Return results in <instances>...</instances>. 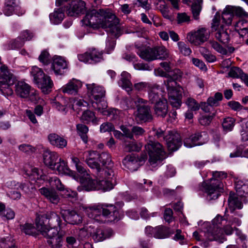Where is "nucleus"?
<instances>
[{
	"instance_id": "f257e3e1",
	"label": "nucleus",
	"mask_w": 248,
	"mask_h": 248,
	"mask_svg": "<svg viewBox=\"0 0 248 248\" xmlns=\"http://www.w3.org/2000/svg\"><path fill=\"white\" fill-rule=\"evenodd\" d=\"M82 22L85 26L93 29H105L115 37H119L121 33L118 18L109 11L102 9L88 11Z\"/></svg>"
},
{
	"instance_id": "f03ea898",
	"label": "nucleus",
	"mask_w": 248,
	"mask_h": 248,
	"mask_svg": "<svg viewBox=\"0 0 248 248\" xmlns=\"http://www.w3.org/2000/svg\"><path fill=\"white\" fill-rule=\"evenodd\" d=\"M212 175L213 177L209 181L203 182L200 186L201 190L207 193L209 200H215L218 197L222 187L220 178L226 177V174L221 171L213 172Z\"/></svg>"
},
{
	"instance_id": "7ed1b4c3",
	"label": "nucleus",
	"mask_w": 248,
	"mask_h": 248,
	"mask_svg": "<svg viewBox=\"0 0 248 248\" xmlns=\"http://www.w3.org/2000/svg\"><path fill=\"white\" fill-rule=\"evenodd\" d=\"M88 93L92 99H94L92 102V106L95 109L102 113H104V110L108 105L104 97L106 91L104 88L95 83L87 84Z\"/></svg>"
},
{
	"instance_id": "20e7f679",
	"label": "nucleus",
	"mask_w": 248,
	"mask_h": 248,
	"mask_svg": "<svg viewBox=\"0 0 248 248\" xmlns=\"http://www.w3.org/2000/svg\"><path fill=\"white\" fill-rule=\"evenodd\" d=\"M145 148L149 154V163L154 167L160 164L166 157L162 145L157 141L149 140Z\"/></svg>"
},
{
	"instance_id": "39448f33",
	"label": "nucleus",
	"mask_w": 248,
	"mask_h": 248,
	"mask_svg": "<svg viewBox=\"0 0 248 248\" xmlns=\"http://www.w3.org/2000/svg\"><path fill=\"white\" fill-rule=\"evenodd\" d=\"M228 223L226 219L220 215H217L212 220L211 228L206 233L207 239L209 241H217L223 243L226 240L225 235L222 232V227Z\"/></svg>"
},
{
	"instance_id": "423d86ee",
	"label": "nucleus",
	"mask_w": 248,
	"mask_h": 248,
	"mask_svg": "<svg viewBox=\"0 0 248 248\" xmlns=\"http://www.w3.org/2000/svg\"><path fill=\"white\" fill-rule=\"evenodd\" d=\"M15 78L8 67L2 64L0 67V90L5 96H10L13 91L10 86L14 83Z\"/></svg>"
},
{
	"instance_id": "0eeeda50",
	"label": "nucleus",
	"mask_w": 248,
	"mask_h": 248,
	"mask_svg": "<svg viewBox=\"0 0 248 248\" xmlns=\"http://www.w3.org/2000/svg\"><path fill=\"white\" fill-rule=\"evenodd\" d=\"M220 16L216 14L212 20L211 31L213 35L216 40L222 44H227L230 40L228 30L220 24Z\"/></svg>"
},
{
	"instance_id": "6e6552de",
	"label": "nucleus",
	"mask_w": 248,
	"mask_h": 248,
	"mask_svg": "<svg viewBox=\"0 0 248 248\" xmlns=\"http://www.w3.org/2000/svg\"><path fill=\"white\" fill-rule=\"evenodd\" d=\"M97 175L99 189L103 191L112 189L116 184V178L111 169L103 170Z\"/></svg>"
},
{
	"instance_id": "1a4fd4ad",
	"label": "nucleus",
	"mask_w": 248,
	"mask_h": 248,
	"mask_svg": "<svg viewBox=\"0 0 248 248\" xmlns=\"http://www.w3.org/2000/svg\"><path fill=\"white\" fill-rule=\"evenodd\" d=\"M16 93L21 98L28 97L31 102L36 103L39 96L36 90L24 81H18L16 85Z\"/></svg>"
},
{
	"instance_id": "9d476101",
	"label": "nucleus",
	"mask_w": 248,
	"mask_h": 248,
	"mask_svg": "<svg viewBox=\"0 0 248 248\" xmlns=\"http://www.w3.org/2000/svg\"><path fill=\"white\" fill-rule=\"evenodd\" d=\"M210 37V33L205 28H200L187 34L186 39L193 45L198 46L206 42Z\"/></svg>"
},
{
	"instance_id": "9b49d317",
	"label": "nucleus",
	"mask_w": 248,
	"mask_h": 248,
	"mask_svg": "<svg viewBox=\"0 0 248 248\" xmlns=\"http://www.w3.org/2000/svg\"><path fill=\"white\" fill-rule=\"evenodd\" d=\"M103 53L95 48H90L85 53L78 54L79 61L90 64H95L103 60Z\"/></svg>"
},
{
	"instance_id": "f8f14e48",
	"label": "nucleus",
	"mask_w": 248,
	"mask_h": 248,
	"mask_svg": "<svg viewBox=\"0 0 248 248\" xmlns=\"http://www.w3.org/2000/svg\"><path fill=\"white\" fill-rule=\"evenodd\" d=\"M124 203L123 202H118L115 205L109 204H101V210L102 218L107 217L110 220L114 221L119 217V212L118 207L123 206Z\"/></svg>"
},
{
	"instance_id": "ddd939ff",
	"label": "nucleus",
	"mask_w": 248,
	"mask_h": 248,
	"mask_svg": "<svg viewBox=\"0 0 248 248\" xmlns=\"http://www.w3.org/2000/svg\"><path fill=\"white\" fill-rule=\"evenodd\" d=\"M43 218L36 219V226L37 229L47 240L51 239L59 234V231L57 227L47 226L42 220Z\"/></svg>"
},
{
	"instance_id": "4468645a",
	"label": "nucleus",
	"mask_w": 248,
	"mask_h": 248,
	"mask_svg": "<svg viewBox=\"0 0 248 248\" xmlns=\"http://www.w3.org/2000/svg\"><path fill=\"white\" fill-rule=\"evenodd\" d=\"M3 12L7 16H11L14 13L20 16L25 13V10L20 6L19 0H6Z\"/></svg>"
},
{
	"instance_id": "2eb2a0df",
	"label": "nucleus",
	"mask_w": 248,
	"mask_h": 248,
	"mask_svg": "<svg viewBox=\"0 0 248 248\" xmlns=\"http://www.w3.org/2000/svg\"><path fill=\"white\" fill-rule=\"evenodd\" d=\"M85 10V3L81 0H73L66 6V13L70 16L83 14Z\"/></svg>"
},
{
	"instance_id": "dca6fc26",
	"label": "nucleus",
	"mask_w": 248,
	"mask_h": 248,
	"mask_svg": "<svg viewBox=\"0 0 248 248\" xmlns=\"http://www.w3.org/2000/svg\"><path fill=\"white\" fill-rule=\"evenodd\" d=\"M164 140L166 141L168 150L170 151L177 150L182 145L180 135L177 133L170 132L164 137Z\"/></svg>"
},
{
	"instance_id": "f3484780",
	"label": "nucleus",
	"mask_w": 248,
	"mask_h": 248,
	"mask_svg": "<svg viewBox=\"0 0 248 248\" xmlns=\"http://www.w3.org/2000/svg\"><path fill=\"white\" fill-rule=\"evenodd\" d=\"M61 214L64 220L69 224H78L82 221V217L74 210L61 209Z\"/></svg>"
},
{
	"instance_id": "a211bd4d",
	"label": "nucleus",
	"mask_w": 248,
	"mask_h": 248,
	"mask_svg": "<svg viewBox=\"0 0 248 248\" xmlns=\"http://www.w3.org/2000/svg\"><path fill=\"white\" fill-rule=\"evenodd\" d=\"M43 218L42 220L45 223V224L47 223L48 226L57 227L61 226V219L59 215L56 213L50 211L47 212L46 214L41 216H38L36 219Z\"/></svg>"
},
{
	"instance_id": "6ab92c4d",
	"label": "nucleus",
	"mask_w": 248,
	"mask_h": 248,
	"mask_svg": "<svg viewBox=\"0 0 248 248\" xmlns=\"http://www.w3.org/2000/svg\"><path fill=\"white\" fill-rule=\"evenodd\" d=\"M87 156L86 162L89 167L95 169L97 174L102 171L99 163V153L96 151H88L84 153Z\"/></svg>"
},
{
	"instance_id": "aec40b11",
	"label": "nucleus",
	"mask_w": 248,
	"mask_h": 248,
	"mask_svg": "<svg viewBox=\"0 0 248 248\" xmlns=\"http://www.w3.org/2000/svg\"><path fill=\"white\" fill-rule=\"evenodd\" d=\"M39 192L51 203L57 204L60 202V196L53 188L43 187L39 189Z\"/></svg>"
},
{
	"instance_id": "412c9836",
	"label": "nucleus",
	"mask_w": 248,
	"mask_h": 248,
	"mask_svg": "<svg viewBox=\"0 0 248 248\" xmlns=\"http://www.w3.org/2000/svg\"><path fill=\"white\" fill-rule=\"evenodd\" d=\"M67 67L66 61L61 56H55L51 64V68L56 75H62Z\"/></svg>"
},
{
	"instance_id": "4be33fe9",
	"label": "nucleus",
	"mask_w": 248,
	"mask_h": 248,
	"mask_svg": "<svg viewBox=\"0 0 248 248\" xmlns=\"http://www.w3.org/2000/svg\"><path fill=\"white\" fill-rule=\"evenodd\" d=\"M137 121L143 122H150L153 119V116L151 111L150 107L143 105L137 109L136 114Z\"/></svg>"
},
{
	"instance_id": "5701e85b",
	"label": "nucleus",
	"mask_w": 248,
	"mask_h": 248,
	"mask_svg": "<svg viewBox=\"0 0 248 248\" xmlns=\"http://www.w3.org/2000/svg\"><path fill=\"white\" fill-rule=\"evenodd\" d=\"M135 46L137 48V53L141 59L148 62L156 59L155 51L154 48L150 47L145 48L143 46H139L138 45H135Z\"/></svg>"
},
{
	"instance_id": "b1692460",
	"label": "nucleus",
	"mask_w": 248,
	"mask_h": 248,
	"mask_svg": "<svg viewBox=\"0 0 248 248\" xmlns=\"http://www.w3.org/2000/svg\"><path fill=\"white\" fill-rule=\"evenodd\" d=\"M162 91L159 88V86L156 84H153L152 87H150L148 90V99L149 101L154 104L162 101L163 99L166 98L163 96L162 94Z\"/></svg>"
},
{
	"instance_id": "393cba45",
	"label": "nucleus",
	"mask_w": 248,
	"mask_h": 248,
	"mask_svg": "<svg viewBox=\"0 0 248 248\" xmlns=\"http://www.w3.org/2000/svg\"><path fill=\"white\" fill-rule=\"evenodd\" d=\"M85 212L87 215L91 218L98 222H104L102 218L101 204L94 205L85 208Z\"/></svg>"
},
{
	"instance_id": "a878e982",
	"label": "nucleus",
	"mask_w": 248,
	"mask_h": 248,
	"mask_svg": "<svg viewBox=\"0 0 248 248\" xmlns=\"http://www.w3.org/2000/svg\"><path fill=\"white\" fill-rule=\"evenodd\" d=\"M112 234L113 231L111 228H99L93 233L92 237L94 241L97 242L110 237Z\"/></svg>"
},
{
	"instance_id": "bb28decb",
	"label": "nucleus",
	"mask_w": 248,
	"mask_h": 248,
	"mask_svg": "<svg viewBox=\"0 0 248 248\" xmlns=\"http://www.w3.org/2000/svg\"><path fill=\"white\" fill-rule=\"evenodd\" d=\"M81 86L82 83L80 81L73 79L63 86L62 88V90L64 93L69 94H75L78 93V89Z\"/></svg>"
},
{
	"instance_id": "cd10ccee",
	"label": "nucleus",
	"mask_w": 248,
	"mask_h": 248,
	"mask_svg": "<svg viewBox=\"0 0 248 248\" xmlns=\"http://www.w3.org/2000/svg\"><path fill=\"white\" fill-rule=\"evenodd\" d=\"M36 85L44 94H47L52 91L53 82L50 77L46 75L39 81H38Z\"/></svg>"
},
{
	"instance_id": "c85d7f7f",
	"label": "nucleus",
	"mask_w": 248,
	"mask_h": 248,
	"mask_svg": "<svg viewBox=\"0 0 248 248\" xmlns=\"http://www.w3.org/2000/svg\"><path fill=\"white\" fill-rule=\"evenodd\" d=\"M43 156L44 164L50 169L54 167V164L59 159L58 155L56 153L48 150L44 151Z\"/></svg>"
},
{
	"instance_id": "c756f323",
	"label": "nucleus",
	"mask_w": 248,
	"mask_h": 248,
	"mask_svg": "<svg viewBox=\"0 0 248 248\" xmlns=\"http://www.w3.org/2000/svg\"><path fill=\"white\" fill-rule=\"evenodd\" d=\"M160 75L167 78L164 82L168 90V94L171 92L173 93L175 92H176V93L181 92V88L177 86V83L173 78L172 77H167V74L164 72H162Z\"/></svg>"
},
{
	"instance_id": "7c9ffc66",
	"label": "nucleus",
	"mask_w": 248,
	"mask_h": 248,
	"mask_svg": "<svg viewBox=\"0 0 248 248\" xmlns=\"http://www.w3.org/2000/svg\"><path fill=\"white\" fill-rule=\"evenodd\" d=\"M48 140L51 145L59 148H63L67 145V140L55 133L50 134Z\"/></svg>"
},
{
	"instance_id": "2f4dec72",
	"label": "nucleus",
	"mask_w": 248,
	"mask_h": 248,
	"mask_svg": "<svg viewBox=\"0 0 248 248\" xmlns=\"http://www.w3.org/2000/svg\"><path fill=\"white\" fill-rule=\"evenodd\" d=\"M124 165L131 171H135L140 166L137 157L134 156L127 155L123 160Z\"/></svg>"
},
{
	"instance_id": "473e14b6",
	"label": "nucleus",
	"mask_w": 248,
	"mask_h": 248,
	"mask_svg": "<svg viewBox=\"0 0 248 248\" xmlns=\"http://www.w3.org/2000/svg\"><path fill=\"white\" fill-rule=\"evenodd\" d=\"M187 4H191V10L195 19L199 18V15L202 10V0H183Z\"/></svg>"
},
{
	"instance_id": "72a5a7b5",
	"label": "nucleus",
	"mask_w": 248,
	"mask_h": 248,
	"mask_svg": "<svg viewBox=\"0 0 248 248\" xmlns=\"http://www.w3.org/2000/svg\"><path fill=\"white\" fill-rule=\"evenodd\" d=\"M154 110L158 116L165 117L168 112V107L167 99H163L154 105Z\"/></svg>"
},
{
	"instance_id": "f704fd0d",
	"label": "nucleus",
	"mask_w": 248,
	"mask_h": 248,
	"mask_svg": "<svg viewBox=\"0 0 248 248\" xmlns=\"http://www.w3.org/2000/svg\"><path fill=\"white\" fill-rule=\"evenodd\" d=\"M65 235V231L64 230H59V234L55 237H52L51 239L47 240V243L52 248H61L63 245V237Z\"/></svg>"
},
{
	"instance_id": "c9c22d12",
	"label": "nucleus",
	"mask_w": 248,
	"mask_h": 248,
	"mask_svg": "<svg viewBox=\"0 0 248 248\" xmlns=\"http://www.w3.org/2000/svg\"><path fill=\"white\" fill-rule=\"evenodd\" d=\"M235 189L240 196L248 195V183L240 179L236 178L235 180Z\"/></svg>"
},
{
	"instance_id": "e433bc0d",
	"label": "nucleus",
	"mask_w": 248,
	"mask_h": 248,
	"mask_svg": "<svg viewBox=\"0 0 248 248\" xmlns=\"http://www.w3.org/2000/svg\"><path fill=\"white\" fill-rule=\"evenodd\" d=\"M155 232L154 237L158 239H164L170 237L174 232L171 229L164 226H158L155 227Z\"/></svg>"
},
{
	"instance_id": "4c0bfd02",
	"label": "nucleus",
	"mask_w": 248,
	"mask_h": 248,
	"mask_svg": "<svg viewBox=\"0 0 248 248\" xmlns=\"http://www.w3.org/2000/svg\"><path fill=\"white\" fill-rule=\"evenodd\" d=\"M64 10L62 7L56 9L54 12L49 15L51 22L54 24H59L61 23L64 17Z\"/></svg>"
},
{
	"instance_id": "58836bf2",
	"label": "nucleus",
	"mask_w": 248,
	"mask_h": 248,
	"mask_svg": "<svg viewBox=\"0 0 248 248\" xmlns=\"http://www.w3.org/2000/svg\"><path fill=\"white\" fill-rule=\"evenodd\" d=\"M54 166V167H52L51 169L57 170L59 174H70L71 171L68 168L66 162L61 158H59Z\"/></svg>"
},
{
	"instance_id": "ea45409f",
	"label": "nucleus",
	"mask_w": 248,
	"mask_h": 248,
	"mask_svg": "<svg viewBox=\"0 0 248 248\" xmlns=\"http://www.w3.org/2000/svg\"><path fill=\"white\" fill-rule=\"evenodd\" d=\"M228 204L231 212H233L235 209H240L243 207V204L241 201L236 197L235 194L230 192L228 199Z\"/></svg>"
},
{
	"instance_id": "a19ab883",
	"label": "nucleus",
	"mask_w": 248,
	"mask_h": 248,
	"mask_svg": "<svg viewBox=\"0 0 248 248\" xmlns=\"http://www.w3.org/2000/svg\"><path fill=\"white\" fill-rule=\"evenodd\" d=\"M168 95L170 103L172 107L176 108H180L181 105V92L173 93L171 92Z\"/></svg>"
},
{
	"instance_id": "79ce46f5",
	"label": "nucleus",
	"mask_w": 248,
	"mask_h": 248,
	"mask_svg": "<svg viewBox=\"0 0 248 248\" xmlns=\"http://www.w3.org/2000/svg\"><path fill=\"white\" fill-rule=\"evenodd\" d=\"M99 161L102 163V165L105 167L104 170H107L108 169H111L113 166V163L111 161L110 155L106 152H102L99 154Z\"/></svg>"
},
{
	"instance_id": "37998d69",
	"label": "nucleus",
	"mask_w": 248,
	"mask_h": 248,
	"mask_svg": "<svg viewBox=\"0 0 248 248\" xmlns=\"http://www.w3.org/2000/svg\"><path fill=\"white\" fill-rule=\"evenodd\" d=\"M121 86L122 88L125 89L126 91H131L132 84L130 81V75L126 72H123L121 74Z\"/></svg>"
},
{
	"instance_id": "c03bdc74",
	"label": "nucleus",
	"mask_w": 248,
	"mask_h": 248,
	"mask_svg": "<svg viewBox=\"0 0 248 248\" xmlns=\"http://www.w3.org/2000/svg\"><path fill=\"white\" fill-rule=\"evenodd\" d=\"M31 74L33 78V82L35 84H37L38 81H39L46 75L41 68L36 66H34L31 68Z\"/></svg>"
},
{
	"instance_id": "a18cd8bd",
	"label": "nucleus",
	"mask_w": 248,
	"mask_h": 248,
	"mask_svg": "<svg viewBox=\"0 0 248 248\" xmlns=\"http://www.w3.org/2000/svg\"><path fill=\"white\" fill-rule=\"evenodd\" d=\"M194 141L197 142V145H202L208 140V136L206 132H197L191 136Z\"/></svg>"
},
{
	"instance_id": "49530a36",
	"label": "nucleus",
	"mask_w": 248,
	"mask_h": 248,
	"mask_svg": "<svg viewBox=\"0 0 248 248\" xmlns=\"http://www.w3.org/2000/svg\"><path fill=\"white\" fill-rule=\"evenodd\" d=\"M81 120L86 123L92 122L94 124H98V120L95 117L94 113L90 110L84 111L81 117Z\"/></svg>"
},
{
	"instance_id": "de8ad7c7",
	"label": "nucleus",
	"mask_w": 248,
	"mask_h": 248,
	"mask_svg": "<svg viewBox=\"0 0 248 248\" xmlns=\"http://www.w3.org/2000/svg\"><path fill=\"white\" fill-rule=\"evenodd\" d=\"M229 75L233 78H240L242 80L247 77V74L244 73L242 70L238 67L232 68L229 73Z\"/></svg>"
},
{
	"instance_id": "09e8293b",
	"label": "nucleus",
	"mask_w": 248,
	"mask_h": 248,
	"mask_svg": "<svg viewBox=\"0 0 248 248\" xmlns=\"http://www.w3.org/2000/svg\"><path fill=\"white\" fill-rule=\"evenodd\" d=\"M228 6H226L222 14V19L224 23L228 25L232 24L234 14L232 10H229Z\"/></svg>"
},
{
	"instance_id": "8fccbe9b",
	"label": "nucleus",
	"mask_w": 248,
	"mask_h": 248,
	"mask_svg": "<svg viewBox=\"0 0 248 248\" xmlns=\"http://www.w3.org/2000/svg\"><path fill=\"white\" fill-rule=\"evenodd\" d=\"M77 129L82 140L84 143H87L88 141L87 133L89 130L88 127L84 124H78L77 125Z\"/></svg>"
},
{
	"instance_id": "3c124183",
	"label": "nucleus",
	"mask_w": 248,
	"mask_h": 248,
	"mask_svg": "<svg viewBox=\"0 0 248 248\" xmlns=\"http://www.w3.org/2000/svg\"><path fill=\"white\" fill-rule=\"evenodd\" d=\"M124 146L125 150L129 152L139 151L140 149V146L137 144L134 139L132 141L124 140Z\"/></svg>"
},
{
	"instance_id": "603ef678",
	"label": "nucleus",
	"mask_w": 248,
	"mask_h": 248,
	"mask_svg": "<svg viewBox=\"0 0 248 248\" xmlns=\"http://www.w3.org/2000/svg\"><path fill=\"white\" fill-rule=\"evenodd\" d=\"M48 182L51 186L55 187L57 190L59 191L64 190V186L57 177H50L48 179Z\"/></svg>"
},
{
	"instance_id": "864d4df0",
	"label": "nucleus",
	"mask_w": 248,
	"mask_h": 248,
	"mask_svg": "<svg viewBox=\"0 0 248 248\" xmlns=\"http://www.w3.org/2000/svg\"><path fill=\"white\" fill-rule=\"evenodd\" d=\"M86 104H87V102L84 101L82 99L71 98L69 99V107L71 108L74 110H77L79 107L85 106Z\"/></svg>"
},
{
	"instance_id": "5fc2aeb1",
	"label": "nucleus",
	"mask_w": 248,
	"mask_h": 248,
	"mask_svg": "<svg viewBox=\"0 0 248 248\" xmlns=\"http://www.w3.org/2000/svg\"><path fill=\"white\" fill-rule=\"evenodd\" d=\"M223 98L221 93H216L214 96H211L208 98L207 101L213 108L217 107L219 105V101L222 100Z\"/></svg>"
},
{
	"instance_id": "6e6d98bb",
	"label": "nucleus",
	"mask_w": 248,
	"mask_h": 248,
	"mask_svg": "<svg viewBox=\"0 0 248 248\" xmlns=\"http://www.w3.org/2000/svg\"><path fill=\"white\" fill-rule=\"evenodd\" d=\"M229 10H232L234 15L239 17H248V13L240 6H228Z\"/></svg>"
},
{
	"instance_id": "4d7b16f0",
	"label": "nucleus",
	"mask_w": 248,
	"mask_h": 248,
	"mask_svg": "<svg viewBox=\"0 0 248 248\" xmlns=\"http://www.w3.org/2000/svg\"><path fill=\"white\" fill-rule=\"evenodd\" d=\"M154 48L155 51L156 59H165L168 57V50L164 46H158Z\"/></svg>"
},
{
	"instance_id": "13d9d810",
	"label": "nucleus",
	"mask_w": 248,
	"mask_h": 248,
	"mask_svg": "<svg viewBox=\"0 0 248 248\" xmlns=\"http://www.w3.org/2000/svg\"><path fill=\"white\" fill-rule=\"evenodd\" d=\"M0 246L1 248H16L13 239L11 236L1 238Z\"/></svg>"
},
{
	"instance_id": "bf43d9fd",
	"label": "nucleus",
	"mask_w": 248,
	"mask_h": 248,
	"mask_svg": "<svg viewBox=\"0 0 248 248\" xmlns=\"http://www.w3.org/2000/svg\"><path fill=\"white\" fill-rule=\"evenodd\" d=\"M234 119L228 117L223 119L222 124L224 130L230 131L232 130L234 126Z\"/></svg>"
},
{
	"instance_id": "052dcab7",
	"label": "nucleus",
	"mask_w": 248,
	"mask_h": 248,
	"mask_svg": "<svg viewBox=\"0 0 248 248\" xmlns=\"http://www.w3.org/2000/svg\"><path fill=\"white\" fill-rule=\"evenodd\" d=\"M21 232L27 235H35L36 233L35 228L31 224L26 223L21 225L20 227Z\"/></svg>"
},
{
	"instance_id": "680f3d73",
	"label": "nucleus",
	"mask_w": 248,
	"mask_h": 248,
	"mask_svg": "<svg viewBox=\"0 0 248 248\" xmlns=\"http://www.w3.org/2000/svg\"><path fill=\"white\" fill-rule=\"evenodd\" d=\"M98 186L99 184L98 182L97 175L96 176V179L93 180L89 179L86 184L85 185V187L88 191L99 190Z\"/></svg>"
},
{
	"instance_id": "e2e57ef3",
	"label": "nucleus",
	"mask_w": 248,
	"mask_h": 248,
	"mask_svg": "<svg viewBox=\"0 0 248 248\" xmlns=\"http://www.w3.org/2000/svg\"><path fill=\"white\" fill-rule=\"evenodd\" d=\"M72 162L75 165L77 171L81 174L85 175L86 173V169L83 166V163L81 162L79 159L77 157H72Z\"/></svg>"
},
{
	"instance_id": "0e129e2a",
	"label": "nucleus",
	"mask_w": 248,
	"mask_h": 248,
	"mask_svg": "<svg viewBox=\"0 0 248 248\" xmlns=\"http://www.w3.org/2000/svg\"><path fill=\"white\" fill-rule=\"evenodd\" d=\"M210 44L212 47L217 52L222 54L227 55L228 51L227 49L219 44L217 42L213 40L210 41Z\"/></svg>"
},
{
	"instance_id": "69168bd1",
	"label": "nucleus",
	"mask_w": 248,
	"mask_h": 248,
	"mask_svg": "<svg viewBox=\"0 0 248 248\" xmlns=\"http://www.w3.org/2000/svg\"><path fill=\"white\" fill-rule=\"evenodd\" d=\"M180 52L185 56H189L191 53V49L183 42H178L177 43Z\"/></svg>"
},
{
	"instance_id": "338daca9",
	"label": "nucleus",
	"mask_w": 248,
	"mask_h": 248,
	"mask_svg": "<svg viewBox=\"0 0 248 248\" xmlns=\"http://www.w3.org/2000/svg\"><path fill=\"white\" fill-rule=\"evenodd\" d=\"M186 103L189 109L193 111H197L200 108V104H199L196 100L192 98L188 97L187 99Z\"/></svg>"
},
{
	"instance_id": "774afa93",
	"label": "nucleus",
	"mask_w": 248,
	"mask_h": 248,
	"mask_svg": "<svg viewBox=\"0 0 248 248\" xmlns=\"http://www.w3.org/2000/svg\"><path fill=\"white\" fill-rule=\"evenodd\" d=\"M172 232L174 233H172L171 235L174 234L172 237L173 240L178 241L181 245H183L185 243V236L182 234V231L180 229H176L175 231L171 230Z\"/></svg>"
}]
</instances>
